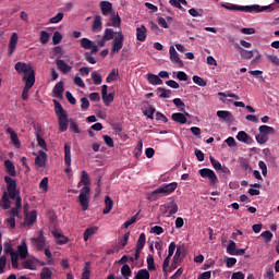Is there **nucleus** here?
Segmentation results:
<instances>
[{"label":"nucleus","mask_w":279,"mask_h":279,"mask_svg":"<svg viewBox=\"0 0 279 279\" xmlns=\"http://www.w3.org/2000/svg\"><path fill=\"white\" fill-rule=\"evenodd\" d=\"M52 43L53 45H60V43H62V34H60V32H54Z\"/></svg>","instance_id":"obj_57"},{"label":"nucleus","mask_w":279,"mask_h":279,"mask_svg":"<svg viewBox=\"0 0 279 279\" xmlns=\"http://www.w3.org/2000/svg\"><path fill=\"white\" fill-rule=\"evenodd\" d=\"M81 47L83 49H92V53H98L99 52V47H97V45H95V43H93V40L88 39V38H82L81 39Z\"/></svg>","instance_id":"obj_10"},{"label":"nucleus","mask_w":279,"mask_h":279,"mask_svg":"<svg viewBox=\"0 0 279 279\" xmlns=\"http://www.w3.org/2000/svg\"><path fill=\"white\" fill-rule=\"evenodd\" d=\"M7 134H10L12 145H14V147L17 149L21 148V140H19V134H16L12 128L7 129Z\"/></svg>","instance_id":"obj_16"},{"label":"nucleus","mask_w":279,"mask_h":279,"mask_svg":"<svg viewBox=\"0 0 279 279\" xmlns=\"http://www.w3.org/2000/svg\"><path fill=\"white\" fill-rule=\"evenodd\" d=\"M81 108L82 110H88V108H90V101L88 100V98H81Z\"/></svg>","instance_id":"obj_61"},{"label":"nucleus","mask_w":279,"mask_h":279,"mask_svg":"<svg viewBox=\"0 0 279 279\" xmlns=\"http://www.w3.org/2000/svg\"><path fill=\"white\" fill-rule=\"evenodd\" d=\"M171 119L172 121H174L175 123H180L181 125H184V123H186L187 121L186 116H184V113L182 112L172 113Z\"/></svg>","instance_id":"obj_29"},{"label":"nucleus","mask_w":279,"mask_h":279,"mask_svg":"<svg viewBox=\"0 0 279 279\" xmlns=\"http://www.w3.org/2000/svg\"><path fill=\"white\" fill-rule=\"evenodd\" d=\"M64 162L66 165L64 173H71V143L64 144Z\"/></svg>","instance_id":"obj_8"},{"label":"nucleus","mask_w":279,"mask_h":279,"mask_svg":"<svg viewBox=\"0 0 279 279\" xmlns=\"http://www.w3.org/2000/svg\"><path fill=\"white\" fill-rule=\"evenodd\" d=\"M15 71H17L19 73H24V75H27V73H32V71H34V69H32V65L27 64V63H23V62H17L15 64Z\"/></svg>","instance_id":"obj_19"},{"label":"nucleus","mask_w":279,"mask_h":279,"mask_svg":"<svg viewBox=\"0 0 279 279\" xmlns=\"http://www.w3.org/2000/svg\"><path fill=\"white\" fill-rule=\"evenodd\" d=\"M169 53H170L171 63L177 64L179 66V69H183L184 62L180 59V54H178L175 47L170 46Z\"/></svg>","instance_id":"obj_7"},{"label":"nucleus","mask_w":279,"mask_h":279,"mask_svg":"<svg viewBox=\"0 0 279 279\" xmlns=\"http://www.w3.org/2000/svg\"><path fill=\"white\" fill-rule=\"evenodd\" d=\"M24 269H31V271H34L36 267L34 266V260L32 259H26L23 264Z\"/></svg>","instance_id":"obj_58"},{"label":"nucleus","mask_w":279,"mask_h":279,"mask_svg":"<svg viewBox=\"0 0 279 279\" xmlns=\"http://www.w3.org/2000/svg\"><path fill=\"white\" fill-rule=\"evenodd\" d=\"M157 90L161 92V94L159 95L160 99H169V97H171V89L158 87Z\"/></svg>","instance_id":"obj_48"},{"label":"nucleus","mask_w":279,"mask_h":279,"mask_svg":"<svg viewBox=\"0 0 279 279\" xmlns=\"http://www.w3.org/2000/svg\"><path fill=\"white\" fill-rule=\"evenodd\" d=\"M125 40V36H123V33L118 32L117 37L111 43V53H119L121 49H123V43Z\"/></svg>","instance_id":"obj_5"},{"label":"nucleus","mask_w":279,"mask_h":279,"mask_svg":"<svg viewBox=\"0 0 279 279\" xmlns=\"http://www.w3.org/2000/svg\"><path fill=\"white\" fill-rule=\"evenodd\" d=\"M29 252L27 251V243L23 241L22 244L17 246V255L20 256L21 260H25Z\"/></svg>","instance_id":"obj_24"},{"label":"nucleus","mask_w":279,"mask_h":279,"mask_svg":"<svg viewBox=\"0 0 279 279\" xmlns=\"http://www.w3.org/2000/svg\"><path fill=\"white\" fill-rule=\"evenodd\" d=\"M260 236H263V239H265L266 243H269L271 241V239H274V233H271V231H264L262 232Z\"/></svg>","instance_id":"obj_60"},{"label":"nucleus","mask_w":279,"mask_h":279,"mask_svg":"<svg viewBox=\"0 0 279 279\" xmlns=\"http://www.w3.org/2000/svg\"><path fill=\"white\" fill-rule=\"evenodd\" d=\"M201 178H205L209 180L211 185L217 184L219 182V179L217 178V174H215V171L208 169V168H203L198 171Z\"/></svg>","instance_id":"obj_6"},{"label":"nucleus","mask_w":279,"mask_h":279,"mask_svg":"<svg viewBox=\"0 0 279 279\" xmlns=\"http://www.w3.org/2000/svg\"><path fill=\"white\" fill-rule=\"evenodd\" d=\"M62 19H64V13H58L56 16L49 20V23H52V24L60 23Z\"/></svg>","instance_id":"obj_62"},{"label":"nucleus","mask_w":279,"mask_h":279,"mask_svg":"<svg viewBox=\"0 0 279 279\" xmlns=\"http://www.w3.org/2000/svg\"><path fill=\"white\" fill-rule=\"evenodd\" d=\"M53 97H57L58 99H62L64 95V82L60 81L57 83L52 89Z\"/></svg>","instance_id":"obj_18"},{"label":"nucleus","mask_w":279,"mask_h":279,"mask_svg":"<svg viewBox=\"0 0 279 279\" xmlns=\"http://www.w3.org/2000/svg\"><path fill=\"white\" fill-rule=\"evenodd\" d=\"M240 167L243 171H252V166H250V161L245 158L240 159Z\"/></svg>","instance_id":"obj_45"},{"label":"nucleus","mask_w":279,"mask_h":279,"mask_svg":"<svg viewBox=\"0 0 279 279\" xmlns=\"http://www.w3.org/2000/svg\"><path fill=\"white\" fill-rule=\"evenodd\" d=\"M53 276V272H51V269L49 267H44L40 272V279H51Z\"/></svg>","instance_id":"obj_39"},{"label":"nucleus","mask_w":279,"mask_h":279,"mask_svg":"<svg viewBox=\"0 0 279 279\" xmlns=\"http://www.w3.org/2000/svg\"><path fill=\"white\" fill-rule=\"evenodd\" d=\"M259 133L269 136V134H276V130L272 126L264 124L259 126Z\"/></svg>","instance_id":"obj_34"},{"label":"nucleus","mask_w":279,"mask_h":279,"mask_svg":"<svg viewBox=\"0 0 279 279\" xmlns=\"http://www.w3.org/2000/svg\"><path fill=\"white\" fill-rule=\"evenodd\" d=\"M175 189H178V182L163 183L160 187L156 189L148 195V199L150 202H156V199H158V195H171Z\"/></svg>","instance_id":"obj_4"},{"label":"nucleus","mask_w":279,"mask_h":279,"mask_svg":"<svg viewBox=\"0 0 279 279\" xmlns=\"http://www.w3.org/2000/svg\"><path fill=\"white\" fill-rule=\"evenodd\" d=\"M161 208H165V213L169 210L168 217H171V215H175L179 210L178 203H175V201H171L170 203L161 205Z\"/></svg>","instance_id":"obj_13"},{"label":"nucleus","mask_w":279,"mask_h":279,"mask_svg":"<svg viewBox=\"0 0 279 279\" xmlns=\"http://www.w3.org/2000/svg\"><path fill=\"white\" fill-rule=\"evenodd\" d=\"M92 80L96 86H99V84L104 82V78L101 77V75L96 72L92 73Z\"/></svg>","instance_id":"obj_55"},{"label":"nucleus","mask_w":279,"mask_h":279,"mask_svg":"<svg viewBox=\"0 0 279 279\" xmlns=\"http://www.w3.org/2000/svg\"><path fill=\"white\" fill-rule=\"evenodd\" d=\"M227 252L230 256H234V253L236 252V242L231 240L227 246Z\"/></svg>","instance_id":"obj_51"},{"label":"nucleus","mask_w":279,"mask_h":279,"mask_svg":"<svg viewBox=\"0 0 279 279\" xmlns=\"http://www.w3.org/2000/svg\"><path fill=\"white\" fill-rule=\"evenodd\" d=\"M38 215L36 210L31 211L28 215L24 218V226H27V228H32L34 223H36Z\"/></svg>","instance_id":"obj_17"},{"label":"nucleus","mask_w":279,"mask_h":279,"mask_svg":"<svg viewBox=\"0 0 279 279\" xmlns=\"http://www.w3.org/2000/svg\"><path fill=\"white\" fill-rule=\"evenodd\" d=\"M95 232H97V227L87 228L83 234L84 241H88V239H90Z\"/></svg>","instance_id":"obj_36"},{"label":"nucleus","mask_w":279,"mask_h":279,"mask_svg":"<svg viewBox=\"0 0 279 279\" xmlns=\"http://www.w3.org/2000/svg\"><path fill=\"white\" fill-rule=\"evenodd\" d=\"M151 276L149 275V270L141 269L137 271L135 279H149Z\"/></svg>","instance_id":"obj_38"},{"label":"nucleus","mask_w":279,"mask_h":279,"mask_svg":"<svg viewBox=\"0 0 279 279\" xmlns=\"http://www.w3.org/2000/svg\"><path fill=\"white\" fill-rule=\"evenodd\" d=\"M39 43L41 45H47V43H49V33L47 31L40 32Z\"/></svg>","instance_id":"obj_50"},{"label":"nucleus","mask_w":279,"mask_h":279,"mask_svg":"<svg viewBox=\"0 0 279 279\" xmlns=\"http://www.w3.org/2000/svg\"><path fill=\"white\" fill-rule=\"evenodd\" d=\"M143 114L147 117V119L154 120V114H156V108L149 107L143 111Z\"/></svg>","instance_id":"obj_53"},{"label":"nucleus","mask_w":279,"mask_h":279,"mask_svg":"<svg viewBox=\"0 0 279 279\" xmlns=\"http://www.w3.org/2000/svg\"><path fill=\"white\" fill-rule=\"evenodd\" d=\"M4 167L5 173H8L11 178H16V167L10 159L4 160Z\"/></svg>","instance_id":"obj_21"},{"label":"nucleus","mask_w":279,"mask_h":279,"mask_svg":"<svg viewBox=\"0 0 279 279\" xmlns=\"http://www.w3.org/2000/svg\"><path fill=\"white\" fill-rule=\"evenodd\" d=\"M217 117L222 119V121H230V119H232V113L230 111L219 110L217 111Z\"/></svg>","instance_id":"obj_35"},{"label":"nucleus","mask_w":279,"mask_h":279,"mask_svg":"<svg viewBox=\"0 0 279 279\" xmlns=\"http://www.w3.org/2000/svg\"><path fill=\"white\" fill-rule=\"evenodd\" d=\"M4 182L7 184V191L10 199H15V208L21 210L23 208V199L19 195L21 192L16 190V180L12 179V177L5 175Z\"/></svg>","instance_id":"obj_2"},{"label":"nucleus","mask_w":279,"mask_h":279,"mask_svg":"<svg viewBox=\"0 0 279 279\" xmlns=\"http://www.w3.org/2000/svg\"><path fill=\"white\" fill-rule=\"evenodd\" d=\"M136 39L140 40V43H145L147 39V27H145V25L136 28Z\"/></svg>","instance_id":"obj_23"},{"label":"nucleus","mask_w":279,"mask_h":279,"mask_svg":"<svg viewBox=\"0 0 279 279\" xmlns=\"http://www.w3.org/2000/svg\"><path fill=\"white\" fill-rule=\"evenodd\" d=\"M189 14L194 17L202 16L204 14V10H202V9L197 10V9L192 8L189 10Z\"/></svg>","instance_id":"obj_59"},{"label":"nucleus","mask_w":279,"mask_h":279,"mask_svg":"<svg viewBox=\"0 0 279 279\" xmlns=\"http://www.w3.org/2000/svg\"><path fill=\"white\" fill-rule=\"evenodd\" d=\"M84 56H85L86 62H88L89 64H97V60L94 59L92 52H85Z\"/></svg>","instance_id":"obj_63"},{"label":"nucleus","mask_w":279,"mask_h":279,"mask_svg":"<svg viewBox=\"0 0 279 279\" xmlns=\"http://www.w3.org/2000/svg\"><path fill=\"white\" fill-rule=\"evenodd\" d=\"M39 189L44 192L47 193L49 191V178L45 177L40 183H39Z\"/></svg>","instance_id":"obj_44"},{"label":"nucleus","mask_w":279,"mask_h":279,"mask_svg":"<svg viewBox=\"0 0 279 279\" xmlns=\"http://www.w3.org/2000/svg\"><path fill=\"white\" fill-rule=\"evenodd\" d=\"M192 80H193L194 84H197V86L205 87V86L208 85V83H206V81L204 78H202L201 76H198V75H194L192 77Z\"/></svg>","instance_id":"obj_52"},{"label":"nucleus","mask_w":279,"mask_h":279,"mask_svg":"<svg viewBox=\"0 0 279 279\" xmlns=\"http://www.w3.org/2000/svg\"><path fill=\"white\" fill-rule=\"evenodd\" d=\"M209 160L215 169V171H223V167L221 166V162L217 161L215 157L210 156Z\"/></svg>","instance_id":"obj_47"},{"label":"nucleus","mask_w":279,"mask_h":279,"mask_svg":"<svg viewBox=\"0 0 279 279\" xmlns=\"http://www.w3.org/2000/svg\"><path fill=\"white\" fill-rule=\"evenodd\" d=\"M1 208H3V210H10V208H12V202H10V196H8V192H4L2 195Z\"/></svg>","instance_id":"obj_31"},{"label":"nucleus","mask_w":279,"mask_h":279,"mask_svg":"<svg viewBox=\"0 0 279 279\" xmlns=\"http://www.w3.org/2000/svg\"><path fill=\"white\" fill-rule=\"evenodd\" d=\"M105 206L106 207L104 208L102 214L104 215H108L110 213V210H112V208L114 206V202L112 201V198L109 195H107L105 197Z\"/></svg>","instance_id":"obj_30"},{"label":"nucleus","mask_w":279,"mask_h":279,"mask_svg":"<svg viewBox=\"0 0 279 279\" xmlns=\"http://www.w3.org/2000/svg\"><path fill=\"white\" fill-rule=\"evenodd\" d=\"M235 49L236 51H239L243 60H252V58H254V51L246 50L245 48L241 47V45L239 44H235Z\"/></svg>","instance_id":"obj_12"},{"label":"nucleus","mask_w":279,"mask_h":279,"mask_svg":"<svg viewBox=\"0 0 279 279\" xmlns=\"http://www.w3.org/2000/svg\"><path fill=\"white\" fill-rule=\"evenodd\" d=\"M148 271H156V264L154 262V255H148L146 258Z\"/></svg>","instance_id":"obj_37"},{"label":"nucleus","mask_w":279,"mask_h":279,"mask_svg":"<svg viewBox=\"0 0 279 279\" xmlns=\"http://www.w3.org/2000/svg\"><path fill=\"white\" fill-rule=\"evenodd\" d=\"M236 140L240 143H245L246 145H250L253 141L252 137L247 133H245V131L238 132Z\"/></svg>","instance_id":"obj_26"},{"label":"nucleus","mask_w":279,"mask_h":279,"mask_svg":"<svg viewBox=\"0 0 279 279\" xmlns=\"http://www.w3.org/2000/svg\"><path fill=\"white\" fill-rule=\"evenodd\" d=\"M104 23L101 22V15L94 16L93 32H101Z\"/></svg>","instance_id":"obj_33"},{"label":"nucleus","mask_w":279,"mask_h":279,"mask_svg":"<svg viewBox=\"0 0 279 279\" xmlns=\"http://www.w3.org/2000/svg\"><path fill=\"white\" fill-rule=\"evenodd\" d=\"M35 165L37 167H45L47 165V154L43 150H39V155L35 158Z\"/></svg>","instance_id":"obj_28"},{"label":"nucleus","mask_w":279,"mask_h":279,"mask_svg":"<svg viewBox=\"0 0 279 279\" xmlns=\"http://www.w3.org/2000/svg\"><path fill=\"white\" fill-rule=\"evenodd\" d=\"M222 8H225L226 10H231L236 12H265V10H274V8L276 7L274 4L265 5V7H260L258 4L243 7V5L233 4V3H226V4H222Z\"/></svg>","instance_id":"obj_3"},{"label":"nucleus","mask_w":279,"mask_h":279,"mask_svg":"<svg viewBox=\"0 0 279 279\" xmlns=\"http://www.w3.org/2000/svg\"><path fill=\"white\" fill-rule=\"evenodd\" d=\"M121 275L123 276V278H130V276H132V269L130 268V265L124 264L121 267Z\"/></svg>","instance_id":"obj_41"},{"label":"nucleus","mask_w":279,"mask_h":279,"mask_svg":"<svg viewBox=\"0 0 279 279\" xmlns=\"http://www.w3.org/2000/svg\"><path fill=\"white\" fill-rule=\"evenodd\" d=\"M56 64L59 71H61V73H64V74L71 73V70L73 69L71 65L66 64L62 59H57Z\"/></svg>","instance_id":"obj_22"},{"label":"nucleus","mask_w":279,"mask_h":279,"mask_svg":"<svg viewBox=\"0 0 279 279\" xmlns=\"http://www.w3.org/2000/svg\"><path fill=\"white\" fill-rule=\"evenodd\" d=\"M111 23L108 22L106 24L107 27H110V25H112V27H121V16H119V13H111V19H110Z\"/></svg>","instance_id":"obj_25"},{"label":"nucleus","mask_w":279,"mask_h":279,"mask_svg":"<svg viewBox=\"0 0 279 279\" xmlns=\"http://www.w3.org/2000/svg\"><path fill=\"white\" fill-rule=\"evenodd\" d=\"M99 8L101 10L102 16H109V14L114 13V11L112 10V2L110 1H100Z\"/></svg>","instance_id":"obj_11"},{"label":"nucleus","mask_w":279,"mask_h":279,"mask_svg":"<svg viewBox=\"0 0 279 279\" xmlns=\"http://www.w3.org/2000/svg\"><path fill=\"white\" fill-rule=\"evenodd\" d=\"M145 243H146L145 233H141L137 240L136 246H138L140 248L145 247Z\"/></svg>","instance_id":"obj_64"},{"label":"nucleus","mask_w":279,"mask_h":279,"mask_svg":"<svg viewBox=\"0 0 279 279\" xmlns=\"http://www.w3.org/2000/svg\"><path fill=\"white\" fill-rule=\"evenodd\" d=\"M24 88H32L34 84H36V72L34 70H31L28 75H24Z\"/></svg>","instance_id":"obj_15"},{"label":"nucleus","mask_w":279,"mask_h":279,"mask_svg":"<svg viewBox=\"0 0 279 279\" xmlns=\"http://www.w3.org/2000/svg\"><path fill=\"white\" fill-rule=\"evenodd\" d=\"M54 104V112L57 114V117H64L66 113V110H64V107H62V104H60V101L58 100H53Z\"/></svg>","instance_id":"obj_32"},{"label":"nucleus","mask_w":279,"mask_h":279,"mask_svg":"<svg viewBox=\"0 0 279 279\" xmlns=\"http://www.w3.org/2000/svg\"><path fill=\"white\" fill-rule=\"evenodd\" d=\"M255 140L257 141L258 145H265V143L269 141V135H265L259 132V134L255 136Z\"/></svg>","instance_id":"obj_42"},{"label":"nucleus","mask_w":279,"mask_h":279,"mask_svg":"<svg viewBox=\"0 0 279 279\" xmlns=\"http://www.w3.org/2000/svg\"><path fill=\"white\" fill-rule=\"evenodd\" d=\"M117 33L114 32V29H112V28H107L106 31H105V35H104V37L102 38H105V40H107V41H109V40H114V35H116Z\"/></svg>","instance_id":"obj_40"},{"label":"nucleus","mask_w":279,"mask_h":279,"mask_svg":"<svg viewBox=\"0 0 279 279\" xmlns=\"http://www.w3.org/2000/svg\"><path fill=\"white\" fill-rule=\"evenodd\" d=\"M32 243L33 245H35L38 252H43L45 250L46 240H45V235L43 234V231L38 232L37 238L32 239Z\"/></svg>","instance_id":"obj_9"},{"label":"nucleus","mask_w":279,"mask_h":279,"mask_svg":"<svg viewBox=\"0 0 279 279\" xmlns=\"http://www.w3.org/2000/svg\"><path fill=\"white\" fill-rule=\"evenodd\" d=\"M16 45H19V34L13 33L9 40V48H8L9 56H12V53H14V50L16 49Z\"/></svg>","instance_id":"obj_14"},{"label":"nucleus","mask_w":279,"mask_h":279,"mask_svg":"<svg viewBox=\"0 0 279 279\" xmlns=\"http://www.w3.org/2000/svg\"><path fill=\"white\" fill-rule=\"evenodd\" d=\"M128 241H130V232L124 233L123 236L119 239L120 250H123V247L128 245Z\"/></svg>","instance_id":"obj_43"},{"label":"nucleus","mask_w":279,"mask_h":279,"mask_svg":"<svg viewBox=\"0 0 279 279\" xmlns=\"http://www.w3.org/2000/svg\"><path fill=\"white\" fill-rule=\"evenodd\" d=\"M147 80H148V83L151 84L153 86H159V85L163 84L160 76L156 75L154 73H148L147 74Z\"/></svg>","instance_id":"obj_27"},{"label":"nucleus","mask_w":279,"mask_h":279,"mask_svg":"<svg viewBox=\"0 0 279 279\" xmlns=\"http://www.w3.org/2000/svg\"><path fill=\"white\" fill-rule=\"evenodd\" d=\"M117 77H119V72H117V70H112L107 78H106V83L110 84L111 82H114L117 80Z\"/></svg>","instance_id":"obj_49"},{"label":"nucleus","mask_w":279,"mask_h":279,"mask_svg":"<svg viewBox=\"0 0 279 279\" xmlns=\"http://www.w3.org/2000/svg\"><path fill=\"white\" fill-rule=\"evenodd\" d=\"M174 263H182V246H178L172 259Z\"/></svg>","instance_id":"obj_54"},{"label":"nucleus","mask_w":279,"mask_h":279,"mask_svg":"<svg viewBox=\"0 0 279 279\" xmlns=\"http://www.w3.org/2000/svg\"><path fill=\"white\" fill-rule=\"evenodd\" d=\"M102 101H104L105 106H110V104H112L114 101V94L109 93V94L102 96Z\"/></svg>","instance_id":"obj_46"},{"label":"nucleus","mask_w":279,"mask_h":279,"mask_svg":"<svg viewBox=\"0 0 279 279\" xmlns=\"http://www.w3.org/2000/svg\"><path fill=\"white\" fill-rule=\"evenodd\" d=\"M11 265H12L13 269H19V253H12Z\"/></svg>","instance_id":"obj_56"},{"label":"nucleus","mask_w":279,"mask_h":279,"mask_svg":"<svg viewBox=\"0 0 279 279\" xmlns=\"http://www.w3.org/2000/svg\"><path fill=\"white\" fill-rule=\"evenodd\" d=\"M60 132H66L69 130V114L58 117Z\"/></svg>","instance_id":"obj_20"},{"label":"nucleus","mask_w":279,"mask_h":279,"mask_svg":"<svg viewBox=\"0 0 279 279\" xmlns=\"http://www.w3.org/2000/svg\"><path fill=\"white\" fill-rule=\"evenodd\" d=\"M81 184H83V187L80 191L78 203L82 206V210H86L90 198V177L86 170L81 172Z\"/></svg>","instance_id":"obj_1"}]
</instances>
